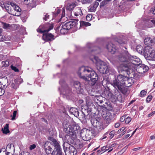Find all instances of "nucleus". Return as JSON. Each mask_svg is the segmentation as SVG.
Returning <instances> with one entry per match:
<instances>
[{"label":"nucleus","mask_w":155,"mask_h":155,"mask_svg":"<svg viewBox=\"0 0 155 155\" xmlns=\"http://www.w3.org/2000/svg\"><path fill=\"white\" fill-rule=\"evenodd\" d=\"M62 28L60 30V33L61 34H64L67 31V30L65 28H64L63 25L62 26Z\"/></svg>","instance_id":"obj_40"},{"label":"nucleus","mask_w":155,"mask_h":155,"mask_svg":"<svg viewBox=\"0 0 155 155\" xmlns=\"http://www.w3.org/2000/svg\"><path fill=\"white\" fill-rule=\"evenodd\" d=\"M4 88L0 86V96L2 95L5 93Z\"/></svg>","instance_id":"obj_49"},{"label":"nucleus","mask_w":155,"mask_h":155,"mask_svg":"<svg viewBox=\"0 0 155 155\" xmlns=\"http://www.w3.org/2000/svg\"><path fill=\"white\" fill-rule=\"evenodd\" d=\"M74 15L76 16L79 15H83L82 10L80 7H78L76 8L74 12Z\"/></svg>","instance_id":"obj_30"},{"label":"nucleus","mask_w":155,"mask_h":155,"mask_svg":"<svg viewBox=\"0 0 155 155\" xmlns=\"http://www.w3.org/2000/svg\"><path fill=\"white\" fill-rule=\"evenodd\" d=\"M92 132L90 130L86 128L83 129L80 132V136L84 140L88 141L91 138V135Z\"/></svg>","instance_id":"obj_9"},{"label":"nucleus","mask_w":155,"mask_h":155,"mask_svg":"<svg viewBox=\"0 0 155 155\" xmlns=\"http://www.w3.org/2000/svg\"><path fill=\"white\" fill-rule=\"evenodd\" d=\"M145 44L148 46L152 45L153 43V40L150 37H147L146 38L144 41Z\"/></svg>","instance_id":"obj_22"},{"label":"nucleus","mask_w":155,"mask_h":155,"mask_svg":"<svg viewBox=\"0 0 155 155\" xmlns=\"http://www.w3.org/2000/svg\"><path fill=\"white\" fill-rule=\"evenodd\" d=\"M132 84V82L131 80L129 79L127 77V79L125 80L124 82L123 83V85H124L125 87H130Z\"/></svg>","instance_id":"obj_24"},{"label":"nucleus","mask_w":155,"mask_h":155,"mask_svg":"<svg viewBox=\"0 0 155 155\" xmlns=\"http://www.w3.org/2000/svg\"><path fill=\"white\" fill-rule=\"evenodd\" d=\"M106 48L108 51L112 54H114L117 50V49L114 45L111 42H110L106 45Z\"/></svg>","instance_id":"obj_13"},{"label":"nucleus","mask_w":155,"mask_h":155,"mask_svg":"<svg viewBox=\"0 0 155 155\" xmlns=\"http://www.w3.org/2000/svg\"><path fill=\"white\" fill-rule=\"evenodd\" d=\"M97 68L98 71L102 74H107L108 72V66L105 63L98 60L96 63Z\"/></svg>","instance_id":"obj_5"},{"label":"nucleus","mask_w":155,"mask_h":155,"mask_svg":"<svg viewBox=\"0 0 155 155\" xmlns=\"http://www.w3.org/2000/svg\"><path fill=\"white\" fill-rule=\"evenodd\" d=\"M78 21L72 20L64 23L63 25L64 28H65L67 30L71 28L76 27L77 25V22Z\"/></svg>","instance_id":"obj_10"},{"label":"nucleus","mask_w":155,"mask_h":155,"mask_svg":"<svg viewBox=\"0 0 155 155\" xmlns=\"http://www.w3.org/2000/svg\"><path fill=\"white\" fill-rule=\"evenodd\" d=\"M112 84L117 90L120 88L121 86V84L120 81L118 80L117 78H115L112 82Z\"/></svg>","instance_id":"obj_17"},{"label":"nucleus","mask_w":155,"mask_h":155,"mask_svg":"<svg viewBox=\"0 0 155 155\" xmlns=\"http://www.w3.org/2000/svg\"><path fill=\"white\" fill-rule=\"evenodd\" d=\"M130 58L129 59V62L126 65V67H128V69H135L140 63V60L136 56L133 57L130 55Z\"/></svg>","instance_id":"obj_4"},{"label":"nucleus","mask_w":155,"mask_h":155,"mask_svg":"<svg viewBox=\"0 0 155 155\" xmlns=\"http://www.w3.org/2000/svg\"><path fill=\"white\" fill-rule=\"evenodd\" d=\"M0 153H2V155H12V153L6 151V150L5 148L0 150Z\"/></svg>","instance_id":"obj_33"},{"label":"nucleus","mask_w":155,"mask_h":155,"mask_svg":"<svg viewBox=\"0 0 155 155\" xmlns=\"http://www.w3.org/2000/svg\"><path fill=\"white\" fill-rule=\"evenodd\" d=\"M98 5L99 3L97 2H95L93 5H91L89 7V11L91 12H94Z\"/></svg>","instance_id":"obj_23"},{"label":"nucleus","mask_w":155,"mask_h":155,"mask_svg":"<svg viewBox=\"0 0 155 155\" xmlns=\"http://www.w3.org/2000/svg\"><path fill=\"white\" fill-rule=\"evenodd\" d=\"M8 124H6L4 127V128L2 129V131L3 133L7 134L9 133V130L8 129Z\"/></svg>","instance_id":"obj_32"},{"label":"nucleus","mask_w":155,"mask_h":155,"mask_svg":"<svg viewBox=\"0 0 155 155\" xmlns=\"http://www.w3.org/2000/svg\"><path fill=\"white\" fill-rule=\"evenodd\" d=\"M131 118L130 117H128L126 118L125 120V122L126 124H129L131 121Z\"/></svg>","instance_id":"obj_46"},{"label":"nucleus","mask_w":155,"mask_h":155,"mask_svg":"<svg viewBox=\"0 0 155 155\" xmlns=\"http://www.w3.org/2000/svg\"><path fill=\"white\" fill-rule=\"evenodd\" d=\"M102 117L106 121V124L107 125L109 124L111 121L112 117L111 113L108 112L106 113L105 114H103Z\"/></svg>","instance_id":"obj_14"},{"label":"nucleus","mask_w":155,"mask_h":155,"mask_svg":"<svg viewBox=\"0 0 155 155\" xmlns=\"http://www.w3.org/2000/svg\"><path fill=\"white\" fill-rule=\"evenodd\" d=\"M125 128L124 127H122L120 130H119L117 133L119 134L123 131H124L125 130Z\"/></svg>","instance_id":"obj_53"},{"label":"nucleus","mask_w":155,"mask_h":155,"mask_svg":"<svg viewBox=\"0 0 155 155\" xmlns=\"http://www.w3.org/2000/svg\"><path fill=\"white\" fill-rule=\"evenodd\" d=\"M11 68L12 70H14L15 72H18L19 71L18 69L15 66L11 65Z\"/></svg>","instance_id":"obj_50"},{"label":"nucleus","mask_w":155,"mask_h":155,"mask_svg":"<svg viewBox=\"0 0 155 155\" xmlns=\"http://www.w3.org/2000/svg\"><path fill=\"white\" fill-rule=\"evenodd\" d=\"M43 39L46 41H51L55 39L54 36L50 33H45L43 35Z\"/></svg>","instance_id":"obj_12"},{"label":"nucleus","mask_w":155,"mask_h":155,"mask_svg":"<svg viewBox=\"0 0 155 155\" xmlns=\"http://www.w3.org/2000/svg\"><path fill=\"white\" fill-rule=\"evenodd\" d=\"M107 145H109V147H108V148H109V149L110 148H112L114 147L116 145V144L115 143H113L111 145L107 144Z\"/></svg>","instance_id":"obj_59"},{"label":"nucleus","mask_w":155,"mask_h":155,"mask_svg":"<svg viewBox=\"0 0 155 155\" xmlns=\"http://www.w3.org/2000/svg\"><path fill=\"white\" fill-rule=\"evenodd\" d=\"M36 147V146L35 144H33L32 145H30V147H29L30 150H31L35 149Z\"/></svg>","instance_id":"obj_54"},{"label":"nucleus","mask_w":155,"mask_h":155,"mask_svg":"<svg viewBox=\"0 0 155 155\" xmlns=\"http://www.w3.org/2000/svg\"><path fill=\"white\" fill-rule=\"evenodd\" d=\"M53 24L47 23L41 25L37 29V31L39 33H42L48 32L53 28Z\"/></svg>","instance_id":"obj_6"},{"label":"nucleus","mask_w":155,"mask_h":155,"mask_svg":"<svg viewBox=\"0 0 155 155\" xmlns=\"http://www.w3.org/2000/svg\"><path fill=\"white\" fill-rule=\"evenodd\" d=\"M14 5L15 7H13V9H14L15 11L18 13H15L14 14V15H15L16 16H19L21 14V9L18 6L16 5L15 4Z\"/></svg>","instance_id":"obj_29"},{"label":"nucleus","mask_w":155,"mask_h":155,"mask_svg":"<svg viewBox=\"0 0 155 155\" xmlns=\"http://www.w3.org/2000/svg\"><path fill=\"white\" fill-rule=\"evenodd\" d=\"M87 110L86 109H85L84 110V111L86 112L87 115H88L89 114V113H90L91 112V110L90 108H88L87 109Z\"/></svg>","instance_id":"obj_51"},{"label":"nucleus","mask_w":155,"mask_h":155,"mask_svg":"<svg viewBox=\"0 0 155 155\" xmlns=\"http://www.w3.org/2000/svg\"><path fill=\"white\" fill-rule=\"evenodd\" d=\"M92 15L91 14H88L86 17V20L88 21H90L92 19Z\"/></svg>","instance_id":"obj_45"},{"label":"nucleus","mask_w":155,"mask_h":155,"mask_svg":"<svg viewBox=\"0 0 155 155\" xmlns=\"http://www.w3.org/2000/svg\"><path fill=\"white\" fill-rule=\"evenodd\" d=\"M92 45L90 43H88L87 44L86 46L88 48L90 49Z\"/></svg>","instance_id":"obj_58"},{"label":"nucleus","mask_w":155,"mask_h":155,"mask_svg":"<svg viewBox=\"0 0 155 155\" xmlns=\"http://www.w3.org/2000/svg\"><path fill=\"white\" fill-rule=\"evenodd\" d=\"M74 85L78 94H81L83 92V90L81 87V84L79 81H74Z\"/></svg>","instance_id":"obj_15"},{"label":"nucleus","mask_w":155,"mask_h":155,"mask_svg":"<svg viewBox=\"0 0 155 155\" xmlns=\"http://www.w3.org/2000/svg\"><path fill=\"white\" fill-rule=\"evenodd\" d=\"M69 145L67 143V142H64V143L63 144V148L64 150L65 153H66V151L67 150V147L66 146H69Z\"/></svg>","instance_id":"obj_42"},{"label":"nucleus","mask_w":155,"mask_h":155,"mask_svg":"<svg viewBox=\"0 0 155 155\" xmlns=\"http://www.w3.org/2000/svg\"><path fill=\"white\" fill-rule=\"evenodd\" d=\"M6 5H6V4H2L1 2L0 3V5L3 8H5V7L6 6Z\"/></svg>","instance_id":"obj_62"},{"label":"nucleus","mask_w":155,"mask_h":155,"mask_svg":"<svg viewBox=\"0 0 155 155\" xmlns=\"http://www.w3.org/2000/svg\"><path fill=\"white\" fill-rule=\"evenodd\" d=\"M17 111L16 110H15L13 112V115H11V117H12V118L11 119L12 120H14L15 119V117L16 116V115L17 114Z\"/></svg>","instance_id":"obj_47"},{"label":"nucleus","mask_w":155,"mask_h":155,"mask_svg":"<svg viewBox=\"0 0 155 155\" xmlns=\"http://www.w3.org/2000/svg\"><path fill=\"white\" fill-rule=\"evenodd\" d=\"M10 5L11 6H10L9 5H6V6L5 7V9H6L7 11L10 14L14 15V14L13 12V6L14 5V4L13 3H11Z\"/></svg>","instance_id":"obj_18"},{"label":"nucleus","mask_w":155,"mask_h":155,"mask_svg":"<svg viewBox=\"0 0 155 155\" xmlns=\"http://www.w3.org/2000/svg\"><path fill=\"white\" fill-rule=\"evenodd\" d=\"M76 6V4L74 3H72L71 4H68L66 8L67 12L69 11L70 14H71V11H72Z\"/></svg>","instance_id":"obj_27"},{"label":"nucleus","mask_w":155,"mask_h":155,"mask_svg":"<svg viewBox=\"0 0 155 155\" xmlns=\"http://www.w3.org/2000/svg\"><path fill=\"white\" fill-rule=\"evenodd\" d=\"M127 77H126L121 74L117 76V79L120 81L121 84L123 85V83L127 79Z\"/></svg>","instance_id":"obj_26"},{"label":"nucleus","mask_w":155,"mask_h":155,"mask_svg":"<svg viewBox=\"0 0 155 155\" xmlns=\"http://www.w3.org/2000/svg\"><path fill=\"white\" fill-rule=\"evenodd\" d=\"M41 120L42 122H45L47 124H48V121H47V120L43 118H42L41 119Z\"/></svg>","instance_id":"obj_60"},{"label":"nucleus","mask_w":155,"mask_h":155,"mask_svg":"<svg viewBox=\"0 0 155 155\" xmlns=\"http://www.w3.org/2000/svg\"><path fill=\"white\" fill-rule=\"evenodd\" d=\"M49 18V15H48L47 14H46L45 15V16L44 18H43V19L45 20V21H47L48 20V19Z\"/></svg>","instance_id":"obj_56"},{"label":"nucleus","mask_w":155,"mask_h":155,"mask_svg":"<svg viewBox=\"0 0 155 155\" xmlns=\"http://www.w3.org/2000/svg\"><path fill=\"white\" fill-rule=\"evenodd\" d=\"M98 99H97V101H98L99 102V103L100 104H101L103 102V101L101 99V98L100 97H99Z\"/></svg>","instance_id":"obj_61"},{"label":"nucleus","mask_w":155,"mask_h":155,"mask_svg":"<svg viewBox=\"0 0 155 155\" xmlns=\"http://www.w3.org/2000/svg\"><path fill=\"white\" fill-rule=\"evenodd\" d=\"M125 117L123 116L121 117L120 120L121 122H123L125 120Z\"/></svg>","instance_id":"obj_57"},{"label":"nucleus","mask_w":155,"mask_h":155,"mask_svg":"<svg viewBox=\"0 0 155 155\" xmlns=\"http://www.w3.org/2000/svg\"><path fill=\"white\" fill-rule=\"evenodd\" d=\"M69 154L68 155H74L76 152V150L74 147L69 145L68 150Z\"/></svg>","instance_id":"obj_21"},{"label":"nucleus","mask_w":155,"mask_h":155,"mask_svg":"<svg viewBox=\"0 0 155 155\" xmlns=\"http://www.w3.org/2000/svg\"><path fill=\"white\" fill-rule=\"evenodd\" d=\"M130 55L129 54L127 51H125L124 52L120 54L118 56L119 61L123 63L122 66L125 69L123 68L121 69V71H127L128 70V67H126V65L129 62V59L130 58Z\"/></svg>","instance_id":"obj_3"},{"label":"nucleus","mask_w":155,"mask_h":155,"mask_svg":"<svg viewBox=\"0 0 155 155\" xmlns=\"http://www.w3.org/2000/svg\"><path fill=\"white\" fill-rule=\"evenodd\" d=\"M148 56V58L149 60L155 61V51H153L150 53Z\"/></svg>","instance_id":"obj_28"},{"label":"nucleus","mask_w":155,"mask_h":155,"mask_svg":"<svg viewBox=\"0 0 155 155\" xmlns=\"http://www.w3.org/2000/svg\"><path fill=\"white\" fill-rule=\"evenodd\" d=\"M118 89L120 90L122 93L124 94H126L128 93V92L127 88L122 87L121 86L120 87V88H118Z\"/></svg>","instance_id":"obj_31"},{"label":"nucleus","mask_w":155,"mask_h":155,"mask_svg":"<svg viewBox=\"0 0 155 155\" xmlns=\"http://www.w3.org/2000/svg\"><path fill=\"white\" fill-rule=\"evenodd\" d=\"M65 11L64 8H62V14L61 15V18L64 17L65 16Z\"/></svg>","instance_id":"obj_55"},{"label":"nucleus","mask_w":155,"mask_h":155,"mask_svg":"<svg viewBox=\"0 0 155 155\" xmlns=\"http://www.w3.org/2000/svg\"><path fill=\"white\" fill-rule=\"evenodd\" d=\"M135 68L136 71L140 74H143L147 71L149 69L147 66L143 64H140Z\"/></svg>","instance_id":"obj_11"},{"label":"nucleus","mask_w":155,"mask_h":155,"mask_svg":"<svg viewBox=\"0 0 155 155\" xmlns=\"http://www.w3.org/2000/svg\"><path fill=\"white\" fill-rule=\"evenodd\" d=\"M91 121L93 126L98 130H101L103 129V124L100 118H93L91 119Z\"/></svg>","instance_id":"obj_7"},{"label":"nucleus","mask_w":155,"mask_h":155,"mask_svg":"<svg viewBox=\"0 0 155 155\" xmlns=\"http://www.w3.org/2000/svg\"><path fill=\"white\" fill-rule=\"evenodd\" d=\"M64 130L65 133L70 134V143H74L76 139L77 134L80 132V127L78 124H73L69 125L68 126H65Z\"/></svg>","instance_id":"obj_2"},{"label":"nucleus","mask_w":155,"mask_h":155,"mask_svg":"<svg viewBox=\"0 0 155 155\" xmlns=\"http://www.w3.org/2000/svg\"><path fill=\"white\" fill-rule=\"evenodd\" d=\"M2 67H7L9 65V63L8 61H3L2 62Z\"/></svg>","instance_id":"obj_38"},{"label":"nucleus","mask_w":155,"mask_h":155,"mask_svg":"<svg viewBox=\"0 0 155 155\" xmlns=\"http://www.w3.org/2000/svg\"><path fill=\"white\" fill-rule=\"evenodd\" d=\"M81 115L78 117L83 119H86V116L87 115L86 112L84 111V110H82L81 111Z\"/></svg>","instance_id":"obj_35"},{"label":"nucleus","mask_w":155,"mask_h":155,"mask_svg":"<svg viewBox=\"0 0 155 155\" xmlns=\"http://www.w3.org/2000/svg\"><path fill=\"white\" fill-rule=\"evenodd\" d=\"M78 74L79 77L85 81H88L91 85H94L98 79V76L92 69L88 67L82 66L79 70Z\"/></svg>","instance_id":"obj_1"},{"label":"nucleus","mask_w":155,"mask_h":155,"mask_svg":"<svg viewBox=\"0 0 155 155\" xmlns=\"http://www.w3.org/2000/svg\"><path fill=\"white\" fill-rule=\"evenodd\" d=\"M152 98V96L151 95H149L147 98L146 101L148 103L150 101Z\"/></svg>","instance_id":"obj_48"},{"label":"nucleus","mask_w":155,"mask_h":155,"mask_svg":"<svg viewBox=\"0 0 155 155\" xmlns=\"http://www.w3.org/2000/svg\"><path fill=\"white\" fill-rule=\"evenodd\" d=\"M8 39V38L5 36L2 35H0V41H7Z\"/></svg>","instance_id":"obj_39"},{"label":"nucleus","mask_w":155,"mask_h":155,"mask_svg":"<svg viewBox=\"0 0 155 155\" xmlns=\"http://www.w3.org/2000/svg\"><path fill=\"white\" fill-rule=\"evenodd\" d=\"M51 146V143L48 141L45 143L44 147L46 153L48 155H58V151L54 150L52 151Z\"/></svg>","instance_id":"obj_8"},{"label":"nucleus","mask_w":155,"mask_h":155,"mask_svg":"<svg viewBox=\"0 0 155 155\" xmlns=\"http://www.w3.org/2000/svg\"><path fill=\"white\" fill-rule=\"evenodd\" d=\"M120 123H116L115 124V128L118 127L120 125Z\"/></svg>","instance_id":"obj_63"},{"label":"nucleus","mask_w":155,"mask_h":155,"mask_svg":"<svg viewBox=\"0 0 155 155\" xmlns=\"http://www.w3.org/2000/svg\"><path fill=\"white\" fill-rule=\"evenodd\" d=\"M2 27L5 29H9L11 27L10 25L9 24L4 22H2Z\"/></svg>","instance_id":"obj_37"},{"label":"nucleus","mask_w":155,"mask_h":155,"mask_svg":"<svg viewBox=\"0 0 155 155\" xmlns=\"http://www.w3.org/2000/svg\"><path fill=\"white\" fill-rule=\"evenodd\" d=\"M147 92L144 90H142L140 92L139 96L140 97L144 96L146 94Z\"/></svg>","instance_id":"obj_43"},{"label":"nucleus","mask_w":155,"mask_h":155,"mask_svg":"<svg viewBox=\"0 0 155 155\" xmlns=\"http://www.w3.org/2000/svg\"><path fill=\"white\" fill-rule=\"evenodd\" d=\"M1 81L0 82V86L5 88L8 85V80L6 77L4 76L1 78Z\"/></svg>","instance_id":"obj_16"},{"label":"nucleus","mask_w":155,"mask_h":155,"mask_svg":"<svg viewBox=\"0 0 155 155\" xmlns=\"http://www.w3.org/2000/svg\"><path fill=\"white\" fill-rule=\"evenodd\" d=\"M11 86L12 88L14 89H16L17 88V86L13 83V82L11 83Z\"/></svg>","instance_id":"obj_52"},{"label":"nucleus","mask_w":155,"mask_h":155,"mask_svg":"<svg viewBox=\"0 0 155 155\" xmlns=\"http://www.w3.org/2000/svg\"><path fill=\"white\" fill-rule=\"evenodd\" d=\"M116 133L114 130H112L110 133L109 135L110 136V138H112L114 137V135L117 134Z\"/></svg>","instance_id":"obj_44"},{"label":"nucleus","mask_w":155,"mask_h":155,"mask_svg":"<svg viewBox=\"0 0 155 155\" xmlns=\"http://www.w3.org/2000/svg\"><path fill=\"white\" fill-rule=\"evenodd\" d=\"M115 93L116 94H115V96L117 97V101L120 102H123L124 100L122 95L120 93L118 90H117Z\"/></svg>","instance_id":"obj_25"},{"label":"nucleus","mask_w":155,"mask_h":155,"mask_svg":"<svg viewBox=\"0 0 155 155\" xmlns=\"http://www.w3.org/2000/svg\"><path fill=\"white\" fill-rule=\"evenodd\" d=\"M51 140L53 142L55 149L56 151H59V150H61V149L58 142L56 140L54 139H52Z\"/></svg>","instance_id":"obj_20"},{"label":"nucleus","mask_w":155,"mask_h":155,"mask_svg":"<svg viewBox=\"0 0 155 155\" xmlns=\"http://www.w3.org/2000/svg\"><path fill=\"white\" fill-rule=\"evenodd\" d=\"M109 145H107L106 146H104L101 148V150L102 151H104V152L107 150H109L108 147H109Z\"/></svg>","instance_id":"obj_41"},{"label":"nucleus","mask_w":155,"mask_h":155,"mask_svg":"<svg viewBox=\"0 0 155 155\" xmlns=\"http://www.w3.org/2000/svg\"><path fill=\"white\" fill-rule=\"evenodd\" d=\"M80 26H88L91 25V24L88 22H87L83 21H80Z\"/></svg>","instance_id":"obj_34"},{"label":"nucleus","mask_w":155,"mask_h":155,"mask_svg":"<svg viewBox=\"0 0 155 155\" xmlns=\"http://www.w3.org/2000/svg\"><path fill=\"white\" fill-rule=\"evenodd\" d=\"M58 152V155H64V154L62 152V150H59Z\"/></svg>","instance_id":"obj_64"},{"label":"nucleus","mask_w":155,"mask_h":155,"mask_svg":"<svg viewBox=\"0 0 155 155\" xmlns=\"http://www.w3.org/2000/svg\"><path fill=\"white\" fill-rule=\"evenodd\" d=\"M137 51L139 53H142V52L143 47L141 45H137L136 47Z\"/></svg>","instance_id":"obj_36"},{"label":"nucleus","mask_w":155,"mask_h":155,"mask_svg":"<svg viewBox=\"0 0 155 155\" xmlns=\"http://www.w3.org/2000/svg\"><path fill=\"white\" fill-rule=\"evenodd\" d=\"M69 112L71 114L77 117H79V112L76 108L72 107L69 110Z\"/></svg>","instance_id":"obj_19"}]
</instances>
